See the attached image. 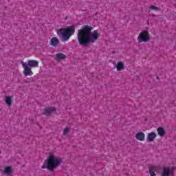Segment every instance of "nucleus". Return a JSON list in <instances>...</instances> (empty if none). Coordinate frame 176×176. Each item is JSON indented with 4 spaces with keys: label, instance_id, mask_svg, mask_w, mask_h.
<instances>
[{
    "label": "nucleus",
    "instance_id": "obj_1",
    "mask_svg": "<svg viewBox=\"0 0 176 176\" xmlns=\"http://www.w3.org/2000/svg\"><path fill=\"white\" fill-rule=\"evenodd\" d=\"M91 31H93V27L89 25H84L78 31L77 39L81 46H88L90 43H94L100 38V34L96 32L90 36Z\"/></svg>",
    "mask_w": 176,
    "mask_h": 176
},
{
    "label": "nucleus",
    "instance_id": "obj_2",
    "mask_svg": "<svg viewBox=\"0 0 176 176\" xmlns=\"http://www.w3.org/2000/svg\"><path fill=\"white\" fill-rule=\"evenodd\" d=\"M63 163V158L51 155L48 157L47 160L44 161L42 168H47L50 171H53L54 168H57Z\"/></svg>",
    "mask_w": 176,
    "mask_h": 176
},
{
    "label": "nucleus",
    "instance_id": "obj_3",
    "mask_svg": "<svg viewBox=\"0 0 176 176\" xmlns=\"http://www.w3.org/2000/svg\"><path fill=\"white\" fill-rule=\"evenodd\" d=\"M58 35H61L63 42H68L69 38L75 34V26H68L66 28H60L57 30Z\"/></svg>",
    "mask_w": 176,
    "mask_h": 176
},
{
    "label": "nucleus",
    "instance_id": "obj_4",
    "mask_svg": "<svg viewBox=\"0 0 176 176\" xmlns=\"http://www.w3.org/2000/svg\"><path fill=\"white\" fill-rule=\"evenodd\" d=\"M176 168L174 166H164L162 168L161 176H175Z\"/></svg>",
    "mask_w": 176,
    "mask_h": 176
},
{
    "label": "nucleus",
    "instance_id": "obj_5",
    "mask_svg": "<svg viewBox=\"0 0 176 176\" xmlns=\"http://www.w3.org/2000/svg\"><path fill=\"white\" fill-rule=\"evenodd\" d=\"M149 39V32H148V30L142 31L138 37V41L139 42V43H141L142 42H148Z\"/></svg>",
    "mask_w": 176,
    "mask_h": 176
},
{
    "label": "nucleus",
    "instance_id": "obj_6",
    "mask_svg": "<svg viewBox=\"0 0 176 176\" xmlns=\"http://www.w3.org/2000/svg\"><path fill=\"white\" fill-rule=\"evenodd\" d=\"M21 64L23 68V75L25 76H30V75H34L32 70H31V68L28 67L27 62H22Z\"/></svg>",
    "mask_w": 176,
    "mask_h": 176
},
{
    "label": "nucleus",
    "instance_id": "obj_7",
    "mask_svg": "<svg viewBox=\"0 0 176 176\" xmlns=\"http://www.w3.org/2000/svg\"><path fill=\"white\" fill-rule=\"evenodd\" d=\"M27 64L28 67H30V68H35L39 65V62L35 60H28Z\"/></svg>",
    "mask_w": 176,
    "mask_h": 176
},
{
    "label": "nucleus",
    "instance_id": "obj_8",
    "mask_svg": "<svg viewBox=\"0 0 176 176\" xmlns=\"http://www.w3.org/2000/svg\"><path fill=\"white\" fill-rule=\"evenodd\" d=\"M50 45L51 46L56 47L60 45V40L57 37H52L50 40Z\"/></svg>",
    "mask_w": 176,
    "mask_h": 176
},
{
    "label": "nucleus",
    "instance_id": "obj_9",
    "mask_svg": "<svg viewBox=\"0 0 176 176\" xmlns=\"http://www.w3.org/2000/svg\"><path fill=\"white\" fill-rule=\"evenodd\" d=\"M135 138L138 141H145V133L142 131H139L136 133Z\"/></svg>",
    "mask_w": 176,
    "mask_h": 176
},
{
    "label": "nucleus",
    "instance_id": "obj_10",
    "mask_svg": "<svg viewBox=\"0 0 176 176\" xmlns=\"http://www.w3.org/2000/svg\"><path fill=\"white\" fill-rule=\"evenodd\" d=\"M156 137H157V135L156 134V133L150 132L148 133V135H147V141L148 142H153V140H155V138H156Z\"/></svg>",
    "mask_w": 176,
    "mask_h": 176
},
{
    "label": "nucleus",
    "instance_id": "obj_11",
    "mask_svg": "<svg viewBox=\"0 0 176 176\" xmlns=\"http://www.w3.org/2000/svg\"><path fill=\"white\" fill-rule=\"evenodd\" d=\"M52 112H56V109L54 107H48L44 109V115H46L47 116H49Z\"/></svg>",
    "mask_w": 176,
    "mask_h": 176
},
{
    "label": "nucleus",
    "instance_id": "obj_12",
    "mask_svg": "<svg viewBox=\"0 0 176 176\" xmlns=\"http://www.w3.org/2000/svg\"><path fill=\"white\" fill-rule=\"evenodd\" d=\"M157 132L160 137H164V135L166 134V131H164V128L163 127L157 128Z\"/></svg>",
    "mask_w": 176,
    "mask_h": 176
},
{
    "label": "nucleus",
    "instance_id": "obj_13",
    "mask_svg": "<svg viewBox=\"0 0 176 176\" xmlns=\"http://www.w3.org/2000/svg\"><path fill=\"white\" fill-rule=\"evenodd\" d=\"M157 170V166H153L149 168V173L151 176H156L155 171Z\"/></svg>",
    "mask_w": 176,
    "mask_h": 176
},
{
    "label": "nucleus",
    "instance_id": "obj_14",
    "mask_svg": "<svg viewBox=\"0 0 176 176\" xmlns=\"http://www.w3.org/2000/svg\"><path fill=\"white\" fill-rule=\"evenodd\" d=\"M56 58H58V60H65L67 56L63 53H58L56 54Z\"/></svg>",
    "mask_w": 176,
    "mask_h": 176
},
{
    "label": "nucleus",
    "instance_id": "obj_15",
    "mask_svg": "<svg viewBox=\"0 0 176 176\" xmlns=\"http://www.w3.org/2000/svg\"><path fill=\"white\" fill-rule=\"evenodd\" d=\"M6 104H7L8 107H12V97L6 96Z\"/></svg>",
    "mask_w": 176,
    "mask_h": 176
},
{
    "label": "nucleus",
    "instance_id": "obj_16",
    "mask_svg": "<svg viewBox=\"0 0 176 176\" xmlns=\"http://www.w3.org/2000/svg\"><path fill=\"white\" fill-rule=\"evenodd\" d=\"M3 173L4 174H7V175H10V174H12V168L10 166H7L5 168Z\"/></svg>",
    "mask_w": 176,
    "mask_h": 176
},
{
    "label": "nucleus",
    "instance_id": "obj_17",
    "mask_svg": "<svg viewBox=\"0 0 176 176\" xmlns=\"http://www.w3.org/2000/svg\"><path fill=\"white\" fill-rule=\"evenodd\" d=\"M124 65H123V63L122 62H119L118 64H117V71H122V69H123V67H124Z\"/></svg>",
    "mask_w": 176,
    "mask_h": 176
},
{
    "label": "nucleus",
    "instance_id": "obj_18",
    "mask_svg": "<svg viewBox=\"0 0 176 176\" xmlns=\"http://www.w3.org/2000/svg\"><path fill=\"white\" fill-rule=\"evenodd\" d=\"M150 9H151V10H155V11L159 10V8L155 6H151L150 7Z\"/></svg>",
    "mask_w": 176,
    "mask_h": 176
},
{
    "label": "nucleus",
    "instance_id": "obj_19",
    "mask_svg": "<svg viewBox=\"0 0 176 176\" xmlns=\"http://www.w3.org/2000/svg\"><path fill=\"white\" fill-rule=\"evenodd\" d=\"M68 131H69V129L68 128H65L63 131V135H65L68 133Z\"/></svg>",
    "mask_w": 176,
    "mask_h": 176
},
{
    "label": "nucleus",
    "instance_id": "obj_20",
    "mask_svg": "<svg viewBox=\"0 0 176 176\" xmlns=\"http://www.w3.org/2000/svg\"><path fill=\"white\" fill-rule=\"evenodd\" d=\"M0 153H1V151H0Z\"/></svg>",
    "mask_w": 176,
    "mask_h": 176
}]
</instances>
